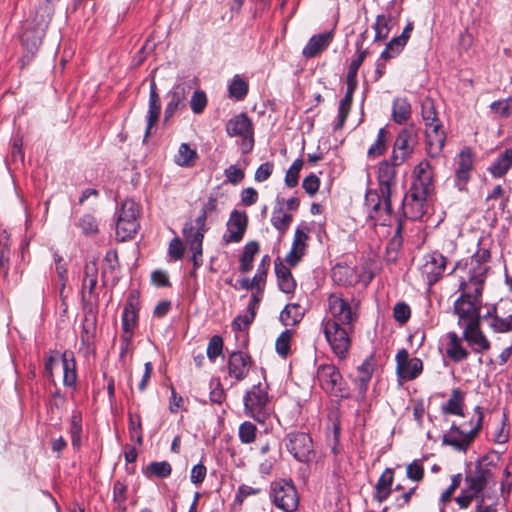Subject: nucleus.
Masks as SVG:
<instances>
[{
    "mask_svg": "<svg viewBox=\"0 0 512 512\" xmlns=\"http://www.w3.org/2000/svg\"><path fill=\"white\" fill-rule=\"evenodd\" d=\"M489 470L477 466L466 473L464 485L455 502L461 509H467L476 501L474 512H497L498 494Z\"/></svg>",
    "mask_w": 512,
    "mask_h": 512,
    "instance_id": "f257e3e1",
    "label": "nucleus"
},
{
    "mask_svg": "<svg viewBox=\"0 0 512 512\" xmlns=\"http://www.w3.org/2000/svg\"><path fill=\"white\" fill-rule=\"evenodd\" d=\"M489 258L490 253L483 250L475 254L464 266H461L460 263L455 266L452 273L458 278V289L461 294H465V297L482 296Z\"/></svg>",
    "mask_w": 512,
    "mask_h": 512,
    "instance_id": "f03ea898",
    "label": "nucleus"
},
{
    "mask_svg": "<svg viewBox=\"0 0 512 512\" xmlns=\"http://www.w3.org/2000/svg\"><path fill=\"white\" fill-rule=\"evenodd\" d=\"M482 421L483 414L480 407H476L469 422H463L459 426L452 425L451 429L444 435L443 443L459 451H466L479 432Z\"/></svg>",
    "mask_w": 512,
    "mask_h": 512,
    "instance_id": "7ed1b4c3",
    "label": "nucleus"
},
{
    "mask_svg": "<svg viewBox=\"0 0 512 512\" xmlns=\"http://www.w3.org/2000/svg\"><path fill=\"white\" fill-rule=\"evenodd\" d=\"M366 57L365 50H358L356 57L351 61L348 73H347V89L345 96L339 102L338 114L336 120L333 122V130H340L344 126V123L349 115L353 95L357 88V73Z\"/></svg>",
    "mask_w": 512,
    "mask_h": 512,
    "instance_id": "20e7f679",
    "label": "nucleus"
},
{
    "mask_svg": "<svg viewBox=\"0 0 512 512\" xmlns=\"http://www.w3.org/2000/svg\"><path fill=\"white\" fill-rule=\"evenodd\" d=\"M140 206L132 199H126L117 212L116 237L119 241L132 239L140 227Z\"/></svg>",
    "mask_w": 512,
    "mask_h": 512,
    "instance_id": "39448f33",
    "label": "nucleus"
},
{
    "mask_svg": "<svg viewBox=\"0 0 512 512\" xmlns=\"http://www.w3.org/2000/svg\"><path fill=\"white\" fill-rule=\"evenodd\" d=\"M325 338L336 357L345 359L351 346L353 325L336 324L333 321H322Z\"/></svg>",
    "mask_w": 512,
    "mask_h": 512,
    "instance_id": "423d86ee",
    "label": "nucleus"
},
{
    "mask_svg": "<svg viewBox=\"0 0 512 512\" xmlns=\"http://www.w3.org/2000/svg\"><path fill=\"white\" fill-rule=\"evenodd\" d=\"M245 413L259 423H265L273 414L268 394L260 385L254 386L244 397Z\"/></svg>",
    "mask_w": 512,
    "mask_h": 512,
    "instance_id": "0eeeda50",
    "label": "nucleus"
},
{
    "mask_svg": "<svg viewBox=\"0 0 512 512\" xmlns=\"http://www.w3.org/2000/svg\"><path fill=\"white\" fill-rule=\"evenodd\" d=\"M357 319V309L341 294L332 293L327 300V314L323 321L336 324L353 325Z\"/></svg>",
    "mask_w": 512,
    "mask_h": 512,
    "instance_id": "6e6552de",
    "label": "nucleus"
},
{
    "mask_svg": "<svg viewBox=\"0 0 512 512\" xmlns=\"http://www.w3.org/2000/svg\"><path fill=\"white\" fill-rule=\"evenodd\" d=\"M418 131L414 126H408L397 134L391 153V161L394 165H401L414 153L418 145Z\"/></svg>",
    "mask_w": 512,
    "mask_h": 512,
    "instance_id": "1a4fd4ad",
    "label": "nucleus"
},
{
    "mask_svg": "<svg viewBox=\"0 0 512 512\" xmlns=\"http://www.w3.org/2000/svg\"><path fill=\"white\" fill-rule=\"evenodd\" d=\"M270 498L273 504L283 512H294L299 505L298 493L290 481H274L271 484Z\"/></svg>",
    "mask_w": 512,
    "mask_h": 512,
    "instance_id": "9d476101",
    "label": "nucleus"
},
{
    "mask_svg": "<svg viewBox=\"0 0 512 512\" xmlns=\"http://www.w3.org/2000/svg\"><path fill=\"white\" fill-rule=\"evenodd\" d=\"M318 380L322 389L328 394L347 398L350 394L347 383L343 380L339 370L333 365H321L317 371Z\"/></svg>",
    "mask_w": 512,
    "mask_h": 512,
    "instance_id": "9b49d317",
    "label": "nucleus"
},
{
    "mask_svg": "<svg viewBox=\"0 0 512 512\" xmlns=\"http://www.w3.org/2000/svg\"><path fill=\"white\" fill-rule=\"evenodd\" d=\"M481 296L461 294L454 302V313L460 327L480 322Z\"/></svg>",
    "mask_w": 512,
    "mask_h": 512,
    "instance_id": "f8f14e48",
    "label": "nucleus"
},
{
    "mask_svg": "<svg viewBox=\"0 0 512 512\" xmlns=\"http://www.w3.org/2000/svg\"><path fill=\"white\" fill-rule=\"evenodd\" d=\"M447 265V259L438 251H433L423 256L419 267L421 277L429 286H433L443 276Z\"/></svg>",
    "mask_w": 512,
    "mask_h": 512,
    "instance_id": "ddd939ff",
    "label": "nucleus"
},
{
    "mask_svg": "<svg viewBox=\"0 0 512 512\" xmlns=\"http://www.w3.org/2000/svg\"><path fill=\"white\" fill-rule=\"evenodd\" d=\"M286 447L293 457L300 462H308L314 457L313 442L307 433H289Z\"/></svg>",
    "mask_w": 512,
    "mask_h": 512,
    "instance_id": "4468645a",
    "label": "nucleus"
},
{
    "mask_svg": "<svg viewBox=\"0 0 512 512\" xmlns=\"http://www.w3.org/2000/svg\"><path fill=\"white\" fill-rule=\"evenodd\" d=\"M59 362L63 368V383L65 386L72 387L75 385L77 380L76 364L74 354L71 351H65L60 359L57 356H49L45 362V369L49 377L53 375V369L58 366Z\"/></svg>",
    "mask_w": 512,
    "mask_h": 512,
    "instance_id": "2eb2a0df",
    "label": "nucleus"
},
{
    "mask_svg": "<svg viewBox=\"0 0 512 512\" xmlns=\"http://www.w3.org/2000/svg\"><path fill=\"white\" fill-rule=\"evenodd\" d=\"M396 166L390 160L381 162L378 167L379 190L388 213L391 210L390 197L392 190L396 186Z\"/></svg>",
    "mask_w": 512,
    "mask_h": 512,
    "instance_id": "dca6fc26",
    "label": "nucleus"
},
{
    "mask_svg": "<svg viewBox=\"0 0 512 512\" xmlns=\"http://www.w3.org/2000/svg\"><path fill=\"white\" fill-rule=\"evenodd\" d=\"M227 134L243 138V149L248 152L253 147L252 123L246 114L241 113L230 119L226 125Z\"/></svg>",
    "mask_w": 512,
    "mask_h": 512,
    "instance_id": "f3484780",
    "label": "nucleus"
},
{
    "mask_svg": "<svg viewBox=\"0 0 512 512\" xmlns=\"http://www.w3.org/2000/svg\"><path fill=\"white\" fill-rule=\"evenodd\" d=\"M475 155L470 148H464L455 159V185L460 191L466 189L474 168Z\"/></svg>",
    "mask_w": 512,
    "mask_h": 512,
    "instance_id": "a211bd4d",
    "label": "nucleus"
},
{
    "mask_svg": "<svg viewBox=\"0 0 512 512\" xmlns=\"http://www.w3.org/2000/svg\"><path fill=\"white\" fill-rule=\"evenodd\" d=\"M396 364L397 375L404 381L416 379L423 371L422 360L417 357L411 358L405 349L396 354Z\"/></svg>",
    "mask_w": 512,
    "mask_h": 512,
    "instance_id": "6ab92c4d",
    "label": "nucleus"
},
{
    "mask_svg": "<svg viewBox=\"0 0 512 512\" xmlns=\"http://www.w3.org/2000/svg\"><path fill=\"white\" fill-rule=\"evenodd\" d=\"M410 190L431 194L433 191V171L427 160H422L413 169Z\"/></svg>",
    "mask_w": 512,
    "mask_h": 512,
    "instance_id": "aec40b11",
    "label": "nucleus"
},
{
    "mask_svg": "<svg viewBox=\"0 0 512 512\" xmlns=\"http://www.w3.org/2000/svg\"><path fill=\"white\" fill-rule=\"evenodd\" d=\"M430 194L410 190L403 201V210L406 217L418 220L427 212V197Z\"/></svg>",
    "mask_w": 512,
    "mask_h": 512,
    "instance_id": "412c9836",
    "label": "nucleus"
},
{
    "mask_svg": "<svg viewBox=\"0 0 512 512\" xmlns=\"http://www.w3.org/2000/svg\"><path fill=\"white\" fill-rule=\"evenodd\" d=\"M248 218L245 212L234 210L227 222V231L224 234L226 243H238L242 240L247 229Z\"/></svg>",
    "mask_w": 512,
    "mask_h": 512,
    "instance_id": "4be33fe9",
    "label": "nucleus"
},
{
    "mask_svg": "<svg viewBox=\"0 0 512 512\" xmlns=\"http://www.w3.org/2000/svg\"><path fill=\"white\" fill-rule=\"evenodd\" d=\"M495 315L491 318L490 327L495 332L505 333L512 330V301L501 300L495 307Z\"/></svg>",
    "mask_w": 512,
    "mask_h": 512,
    "instance_id": "5701e85b",
    "label": "nucleus"
},
{
    "mask_svg": "<svg viewBox=\"0 0 512 512\" xmlns=\"http://www.w3.org/2000/svg\"><path fill=\"white\" fill-rule=\"evenodd\" d=\"M426 151L431 158L438 157L445 144V133L439 123H431L426 126Z\"/></svg>",
    "mask_w": 512,
    "mask_h": 512,
    "instance_id": "b1692460",
    "label": "nucleus"
},
{
    "mask_svg": "<svg viewBox=\"0 0 512 512\" xmlns=\"http://www.w3.org/2000/svg\"><path fill=\"white\" fill-rule=\"evenodd\" d=\"M206 231L207 228L204 217H197L194 223L185 225L183 235L191 251L200 252Z\"/></svg>",
    "mask_w": 512,
    "mask_h": 512,
    "instance_id": "393cba45",
    "label": "nucleus"
},
{
    "mask_svg": "<svg viewBox=\"0 0 512 512\" xmlns=\"http://www.w3.org/2000/svg\"><path fill=\"white\" fill-rule=\"evenodd\" d=\"M187 87L183 84L175 85L166 95L167 103L164 110V120L168 121L175 113L184 108L187 99Z\"/></svg>",
    "mask_w": 512,
    "mask_h": 512,
    "instance_id": "a878e982",
    "label": "nucleus"
},
{
    "mask_svg": "<svg viewBox=\"0 0 512 512\" xmlns=\"http://www.w3.org/2000/svg\"><path fill=\"white\" fill-rule=\"evenodd\" d=\"M463 338L466 340L472 351L483 353L490 349V342L480 329V322L463 326Z\"/></svg>",
    "mask_w": 512,
    "mask_h": 512,
    "instance_id": "bb28decb",
    "label": "nucleus"
},
{
    "mask_svg": "<svg viewBox=\"0 0 512 512\" xmlns=\"http://www.w3.org/2000/svg\"><path fill=\"white\" fill-rule=\"evenodd\" d=\"M251 367V359L248 354L236 351L230 354L228 359V373L237 381L243 380Z\"/></svg>",
    "mask_w": 512,
    "mask_h": 512,
    "instance_id": "cd10ccee",
    "label": "nucleus"
},
{
    "mask_svg": "<svg viewBox=\"0 0 512 512\" xmlns=\"http://www.w3.org/2000/svg\"><path fill=\"white\" fill-rule=\"evenodd\" d=\"M308 238V233L305 229L298 227L295 230L292 247L285 257V261L290 266H296L304 256Z\"/></svg>",
    "mask_w": 512,
    "mask_h": 512,
    "instance_id": "c85d7f7f",
    "label": "nucleus"
},
{
    "mask_svg": "<svg viewBox=\"0 0 512 512\" xmlns=\"http://www.w3.org/2000/svg\"><path fill=\"white\" fill-rule=\"evenodd\" d=\"M445 351L447 357L454 362H461L469 356L468 350L462 344V339L453 331L446 334Z\"/></svg>",
    "mask_w": 512,
    "mask_h": 512,
    "instance_id": "c756f323",
    "label": "nucleus"
},
{
    "mask_svg": "<svg viewBox=\"0 0 512 512\" xmlns=\"http://www.w3.org/2000/svg\"><path fill=\"white\" fill-rule=\"evenodd\" d=\"M161 111L160 97L157 92V86L155 81H151L150 83V93H149V104L148 111L146 116V132L145 137H147L152 129V127L157 123Z\"/></svg>",
    "mask_w": 512,
    "mask_h": 512,
    "instance_id": "7c9ffc66",
    "label": "nucleus"
},
{
    "mask_svg": "<svg viewBox=\"0 0 512 512\" xmlns=\"http://www.w3.org/2000/svg\"><path fill=\"white\" fill-rule=\"evenodd\" d=\"M413 30V24L408 23L406 27L404 28L402 34L398 37H394L385 47L383 52L381 53L380 59L383 60H389L397 55L400 54V52L405 47L408 39L411 36Z\"/></svg>",
    "mask_w": 512,
    "mask_h": 512,
    "instance_id": "2f4dec72",
    "label": "nucleus"
},
{
    "mask_svg": "<svg viewBox=\"0 0 512 512\" xmlns=\"http://www.w3.org/2000/svg\"><path fill=\"white\" fill-rule=\"evenodd\" d=\"M333 36L334 34L332 31L312 36L307 45L303 48V55L306 58L315 57L330 45L333 40Z\"/></svg>",
    "mask_w": 512,
    "mask_h": 512,
    "instance_id": "473e14b6",
    "label": "nucleus"
},
{
    "mask_svg": "<svg viewBox=\"0 0 512 512\" xmlns=\"http://www.w3.org/2000/svg\"><path fill=\"white\" fill-rule=\"evenodd\" d=\"M139 301L138 296L132 292L124 306L122 313V330L134 331L138 320Z\"/></svg>",
    "mask_w": 512,
    "mask_h": 512,
    "instance_id": "72a5a7b5",
    "label": "nucleus"
},
{
    "mask_svg": "<svg viewBox=\"0 0 512 512\" xmlns=\"http://www.w3.org/2000/svg\"><path fill=\"white\" fill-rule=\"evenodd\" d=\"M394 481V470L386 468L375 485L374 499L382 503L389 498Z\"/></svg>",
    "mask_w": 512,
    "mask_h": 512,
    "instance_id": "f704fd0d",
    "label": "nucleus"
},
{
    "mask_svg": "<svg viewBox=\"0 0 512 512\" xmlns=\"http://www.w3.org/2000/svg\"><path fill=\"white\" fill-rule=\"evenodd\" d=\"M274 265L279 289L286 294L293 293L296 288V282L290 269L279 259L275 260Z\"/></svg>",
    "mask_w": 512,
    "mask_h": 512,
    "instance_id": "c9c22d12",
    "label": "nucleus"
},
{
    "mask_svg": "<svg viewBox=\"0 0 512 512\" xmlns=\"http://www.w3.org/2000/svg\"><path fill=\"white\" fill-rule=\"evenodd\" d=\"M464 400L465 393L459 388H454L447 402L442 405L441 410L444 414L461 416L463 415Z\"/></svg>",
    "mask_w": 512,
    "mask_h": 512,
    "instance_id": "e433bc0d",
    "label": "nucleus"
},
{
    "mask_svg": "<svg viewBox=\"0 0 512 512\" xmlns=\"http://www.w3.org/2000/svg\"><path fill=\"white\" fill-rule=\"evenodd\" d=\"M374 371V362L372 357L367 358L357 369L356 382L359 385V393L362 397L365 396L368 383L371 380Z\"/></svg>",
    "mask_w": 512,
    "mask_h": 512,
    "instance_id": "4c0bfd02",
    "label": "nucleus"
},
{
    "mask_svg": "<svg viewBox=\"0 0 512 512\" xmlns=\"http://www.w3.org/2000/svg\"><path fill=\"white\" fill-rule=\"evenodd\" d=\"M389 137V131L385 127L380 128L375 141L368 148L367 157L374 160L382 156L387 150Z\"/></svg>",
    "mask_w": 512,
    "mask_h": 512,
    "instance_id": "58836bf2",
    "label": "nucleus"
},
{
    "mask_svg": "<svg viewBox=\"0 0 512 512\" xmlns=\"http://www.w3.org/2000/svg\"><path fill=\"white\" fill-rule=\"evenodd\" d=\"M292 220V214L286 212L283 207H276L272 212L271 224L281 236L287 232Z\"/></svg>",
    "mask_w": 512,
    "mask_h": 512,
    "instance_id": "ea45409f",
    "label": "nucleus"
},
{
    "mask_svg": "<svg viewBox=\"0 0 512 512\" xmlns=\"http://www.w3.org/2000/svg\"><path fill=\"white\" fill-rule=\"evenodd\" d=\"M393 26V18L390 14H380L376 17V21L373 25L375 31L374 41L385 40Z\"/></svg>",
    "mask_w": 512,
    "mask_h": 512,
    "instance_id": "a19ab883",
    "label": "nucleus"
},
{
    "mask_svg": "<svg viewBox=\"0 0 512 512\" xmlns=\"http://www.w3.org/2000/svg\"><path fill=\"white\" fill-rule=\"evenodd\" d=\"M98 281V266L96 261L86 263L82 283L83 294H92Z\"/></svg>",
    "mask_w": 512,
    "mask_h": 512,
    "instance_id": "79ce46f5",
    "label": "nucleus"
},
{
    "mask_svg": "<svg viewBox=\"0 0 512 512\" xmlns=\"http://www.w3.org/2000/svg\"><path fill=\"white\" fill-rule=\"evenodd\" d=\"M411 116V105L406 98H395L393 101L392 118L398 124L405 123Z\"/></svg>",
    "mask_w": 512,
    "mask_h": 512,
    "instance_id": "37998d69",
    "label": "nucleus"
},
{
    "mask_svg": "<svg viewBox=\"0 0 512 512\" xmlns=\"http://www.w3.org/2000/svg\"><path fill=\"white\" fill-rule=\"evenodd\" d=\"M197 159L196 150L192 149L187 143H182L174 157L175 163L180 167H192Z\"/></svg>",
    "mask_w": 512,
    "mask_h": 512,
    "instance_id": "c03bdc74",
    "label": "nucleus"
},
{
    "mask_svg": "<svg viewBox=\"0 0 512 512\" xmlns=\"http://www.w3.org/2000/svg\"><path fill=\"white\" fill-rule=\"evenodd\" d=\"M511 166H512V149H507L489 167V171L494 177H501L507 173V171L510 169Z\"/></svg>",
    "mask_w": 512,
    "mask_h": 512,
    "instance_id": "a18cd8bd",
    "label": "nucleus"
},
{
    "mask_svg": "<svg viewBox=\"0 0 512 512\" xmlns=\"http://www.w3.org/2000/svg\"><path fill=\"white\" fill-rule=\"evenodd\" d=\"M258 251L259 244L256 241H250L244 246L243 253L240 258V270L242 272H248L252 269L254 256Z\"/></svg>",
    "mask_w": 512,
    "mask_h": 512,
    "instance_id": "49530a36",
    "label": "nucleus"
},
{
    "mask_svg": "<svg viewBox=\"0 0 512 512\" xmlns=\"http://www.w3.org/2000/svg\"><path fill=\"white\" fill-rule=\"evenodd\" d=\"M302 311L297 304H288L280 313V320L285 326L297 324L302 319Z\"/></svg>",
    "mask_w": 512,
    "mask_h": 512,
    "instance_id": "de8ad7c7",
    "label": "nucleus"
},
{
    "mask_svg": "<svg viewBox=\"0 0 512 512\" xmlns=\"http://www.w3.org/2000/svg\"><path fill=\"white\" fill-rule=\"evenodd\" d=\"M229 97L242 100L248 93V83L240 76L235 75L228 86Z\"/></svg>",
    "mask_w": 512,
    "mask_h": 512,
    "instance_id": "09e8293b",
    "label": "nucleus"
},
{
    "mask_svg": "<svg viewBox=\"0 0 512 512\" xmlns=\"http://www.w3.org/2000/svg\"><path fill=\"white\" fill-rule=\"evenodd\" d=\"M71 436L72 446L75 449H79L82 444L81 434H82V416L78 412H74L71 416V424L69 430Z\"/></svg>",
    "mask_w": 512,
    "mask_h": 512,
    "instance_id": "8fccbe9b",
    "label": "nucleus"
},
{
    "mask_svg": "<svg viewBox=\"0 0 512 512\" xmlns=\"http://www.w3.org/2000/svg\"><path fill=\"white\" fill-rule=\"evenodd\" d=\"M491 112L500 118L512 116V97L494 101L490 104Z\"/></svg>",
    "mask_w": 512,
    "mask_h": 512,
    "instance_id": "3c124183",
    "label": "nucleus"
},
{
    "mask_svg": "<svg viewBox=\"0 0 512 512\" xmlns=\"http://www.w3.org/2000/svg\"><path fill=\"white\" fill-rule=\"evenodd\" d=\"M304 165V161L301 158L296 159L285 175V185L289 188H294L298 185L300 171Z\"/></svg>",
    "mask_w": 512,
    "mask_h": 512,
    "instance_id": "603ef678",
    "label": "nucleus"
},
{
    "mask_svg": "<svg viewBox=\"0 0 512 512\" xmlns=\"http://www.w3.org/2000/svg\"><path fill=\"white\" fill-rule=\"evenodd\" d=\"M172 467L167 461L152 462L146 468L147 475H153L159 478H166L170 476Z\"/></svg>",
    "mask_w": 512,
    "mask_h": 512,
    "instance_id": "864d4df0",
    "label": "nucleus"
},
{
    "mask_svg": "<svg viewBox=\"0 0 512 512\" xmlns=\"http://www.w3.org/2000/svg\"><path fill=\"white\" fill-rule=\"evenodd\" d=\"M207 95L202 90H195L190 99V108L196 115L202 114L207 106Z\"/></svg>",
    "mask_w": 512,
    "mask_h": 512,
    "instance_id": "5fc2aeb1",
    "label": "nucleus"
},
{
    "mask_svg": "<svg viewBox=\"0 0 512 512\" xmlns=\"http://www.w3.org/2000/svg\"><path fill=\"white\" fill-rule=\"evenodd\" d=\"M223 351V339L219 335H214L208 342L206 353L211 362H214Z\"/></svg>",
    "mask_w": 512,
    "mask_h": 512,
    "instance_id": "6e6d98bb",
    "label": "nucleus"
},
{
    "mask_svg": "<svg viewBox=\"0 0 512 512\" xmlns=\"http://www.w3.org/2000/svg\"><path fill=\"white\" fill-rule=\"evenodd\" d=\"M292 340V332L290 330L283 331L276 340V351L282 356L286 357L290 352V344Z\"/></svg>",
    "mask_w": 512,
    "mask_h": 512,
    "instance_id": "4d7b16f0",
    "label": "nucleus"
},
{
    "mask_svg": "<svg viewBox=\"0 0 512 512\" xmlns=\"http://www.w3.org/2000/svg\"><path fill=\"white\" fill-rule=\"evenodd\" d=\"M256 426L251 422H244L239 427V439L244 444H250L256 438Z\"/></svg>",
    "mask_w": 512,
    "mask_h": 512,
    "instance_id": "13d9d810",
    "label": "nucleus"
},
{
    "mask_svg": "<svg viewBox=\"0 0 512 512\" xmlns=\"http://www.w3.org/2000/svg\"><path fill=\"white\" fill-rule=\"evenodd\" d=\"M269 266V256L263 257L261 263L258 266L257 273L252 278L256 285V290L263 291L266 279V272Z\"/></svg>",
    "mask_w": 512,
    "mask_h": 512,
    "instance_id": "bf43d9fd",
    "label": "nucleus"
},
{
    "mask_svg": "<svg viewBox=\"0 0 512 512\" xmlns=\"http://www.w3.org/2000/svg\"><path fill=\"white\" fill-rule=\"evenodd\" d=\"M129 433L132 440L142 442L141 418L138 414H129Z\"/></svg>",
    "mask_w": 512,
    "mask_h": 512,
    "instance_id": "052dcab7",
    "label": "nucleus"
},
{
    "mask_svg": "<svg viewBox=\"0 0 512 512\" xmlns=\"http://www.w3.org/2000/svg\"><path fill=\"white\" fill-rule=\"evenodd\" d=\"M406 476L408 479L420 482L424 478V467L420 460H414L406 468Z\"/></svg>",
    "mask_w": 512,
    "mask_h": 512,
    "instance_id": "680f3d73",
    "label": "nucleus"
},
{
    "mask_svg": "<svg viewBox=\"0 0 512 512\" xmlns=\"http://www.w3.org/2000/svg\"><path fill=\"white\" fill-rule=\"evenodd\" d=\"M393 315L397 322L404 324L411 316V309L406 303L399 302L394 306Z\"/></svg>",
    "mask_w": 512,
    "mask_h": 512,
    "instance_id": "e2e57ef3",
    "label": "nucleus"
},
{
    "mask_svg": "<svg viewBox=\"0 0 512 512\" xmlns=\"http://www.w3.org/2000/svg\"><path fill=\"white\" fill-rule=\"evenodd\" d=\"M255 314L247 311L244 315L237 316L232 322V328L234 331H242L249 327L254 321Z\"/></svg>",
    "mask_w": 512,
    "mask_h": 512,
    "instance_id": "0e129e2a",
    "label": "nucleus"
},
{
    "mask_svg": "<svg viewBox=\"0 0 512 512\" xmlns=\"http://www.w3.org/2000/svg\"><path fill=\"white\" fill-rule=\"evenodd\" d=\"M224 175L226 180L233 185H237L244 179V171L236 165H230L226 168Z\"/></svg>",
    "mask_w": 512,
    "mask_h": 512,
    "instance_id": "69168bd1",
    "label": "nucleus"
},
{
    "mask_svg": "<svg viewBox=\"0 0 512 512\" xmlns=\"http://www.w3.org/2000/svg\"><path fill=\"white\" fill-rule=\"evenodd\" d=\"M184 254V246L180 238H173L168 247V255L172 260H180Z\"/></svg>",
    "mask_w": 512,
    "mask_h": 512,
    "instance_id": "338daca9",
    "label": "nucleus"
},
{
    "mask_svg": "<svg viewBox=\"0 0 512 512\" xmlns=\"http://www.w3.org/2000/svg\"><path fill=\"white\" fill-rule=\"evenodd\" d=\"M79 227L87 235L95 234L98 231L96 219L91 215H84L80 219Z\"/></svg>",
    "mask_w": 512,
    "mask_h": 512,
    "instance_id": "774afa93",
    "label": "nucleus"
}]
</instances>
